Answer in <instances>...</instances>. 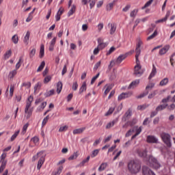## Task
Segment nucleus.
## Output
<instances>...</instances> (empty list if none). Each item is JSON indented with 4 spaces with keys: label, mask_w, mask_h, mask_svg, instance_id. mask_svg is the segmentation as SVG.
<instances>
[{
    "label": "nucleus",
    "mask_w": 175,
    "mask_h": 175,
    "mask_svg": "<svg viewBox=\"0 0 175 175\" xmlns=\"http://www.w3.org/2000/svg\"><path fill=\"white\" fill-rule=\"evenodd\" d=\"M143 175H155V174L150 170L147 166H144L142 167Z\"/></svg>",
    "instance_id": "obj_11"
},
{
    "label": "nucleus",
    "mask_w": 175,
    "mask_h": 175,
    "mask_svg": "<svg viewBox=\"0 0 175 175\" xmlns=\"http://www.w3.org/2000/svg\"><path fill=\"white\" fill-rule=\"evenodd\" d=\"M161 137L163 143L166 144L167 147H172V141L170 139V135H169V133H161Z\"/></svg>",
    "instance_id": "obj_3"
},
{
    "label": "nucleus",
    "mask_w": 175,
    "mask_h": 175,
    "mask_svg": "<svg viewBox=\"0 0 175 175\" xmlns=\"http://www.w3.org/2000/svg\"><path fill=\"white\" fill-rule=\"evenodd\" d=\"M42 88V83L38 82L34 86V94H38L39 92V90Z\"/></svg>",
    "instance_id": "obj_21"
},
{
    "label": "nucleus",
    "mask_w": 175,
    "mask_h": 175,
    "mask_svg": "<svg viewBox=\"0 0 175 175\" xmlns=\"http://www.w3.org/2000/svg\"><path fill=\"white\" fill-rule=\"evenodd\" d=\"M117 122H118V118H116L114 120H113L112 121L109 122L105 126V129H110V128H113L114 126V125H116V124H117Z\"/></svg>",
    "instance_id": "obj_13"
},
{
    "label": "nucleus",
    "mask_w": 175,
    "mask_h": 175,
    "mask_svg": "<svg viewBox=\"0 0 175 175\" xmlns=\"http://www.w3.org/2000/svg\"><path fill=\"white\" fill-rule=\"evenodd\" d=\"M18 133H20V131H18L14 133V135L11 137V142H13V140H14V139L18 136Z\"/></svg>",
    "instance_id": "obj_58"
},
{
    "label": "nucleus",
    "mask_w": 175,
    "mask_h": 175,
    "mask_svg": "<svg viewBox=\"0 0 175 175\" xmlns=\"http://www.w3.org/2000/svg\"><path fill=\"white\" fill-rule=\"evenodd\" d=\"M68 129V126H62L59 129V132H64Z\"/></svg>",
    "instance_id": "obj_62"
},
{
    "label": "nucleus",
    "mask_w": 175,
    "mask_h": 175,
    "mask_svg": "<svg viewBox=\"0 0 175 175\" xmlns=\"http://www.w3.org/2000/svg\"><path fill=\"white\" fill-rule=\"evenodd\" d=\"M64 8H60L59 10L57 11L56 15H55V20L56 21H59L61 20V16H62V13H64Z\"/></svg>",
    "instance_id": "obj_15"
},
{
    "label": "nucleus",
    "mask_w": 175,
    "mask_h": 175,
    "mask_svg": "<svg viewBox=\"0 0 175 175\" xmlns=\"http://www.w3.org/2000/svg\"><path fill=\"white\" fill-rule=\"evenodd\" d=\"M90 157L88 156V157L85 159L83 160L82 162L79 163V166H84V165H85V163H87V162L90 161Z\"/></svg>",
    "instance_id": "obj_45"
},
{
    "label": "nucleus",
    "mask_w": 175,
    "mask_h": 175,
    "mask_svg": "<svg viewBox=\"0 0 175 175\" xmlns=\"http://www.w3.org/2000/svg\"><path fill=\"white\" fill-rule=\"evenodd\" d=\"M84 91H87V83L85 82H83L81 88H79V94H83Z\"/></svg>",
    "instance_id": "obj_22"
},
{
    "label": "nucleus",
    "mask_w": 175,
    "mask_h": 175,
    "mask_svg": "<svg viewBox=\"0 0 175 175\" xmlns=\"http://www.w3.org/2000/svg\"><path fill=\"white\" fill-rule=\"evenodd\" d=\"M155 75H157V67H155V65L153 64L151 73L148 77L149 80H151L152 77H154Z\"/></svg>",
    "instance_id": "obj_18"
},
{
    "label": "nucleus",
    "mask_w": 175,
    "mask_h": 175,
    "mask_svg": "<svg viewBox=\"0 0 175 175\" xmlns=\"http://www.w3.org/2000/svg\"><path fill=\"white\" fill-rule=\"evenodd\" d=\"M149 162H152V166L155 169H159V167H161V164H159V163H158V161L157 160V159H155L152 156H149Z\"/></svg>",
    "instance_id": "obj_5"
},
{
    "label": "nucleus",
    "mask_w": 175,
    "mask_h": 175,
    "mask_svg": "<svg viewBox=\"0 0 175 175\" xmlns=\"http://www.w3.org/2000/svg\"><path fill=\"white\" fill-rule=\"evenodd\" d=\"M10 57H12V50L8 51L4 55L5 59H9Z\"/></svg>",
    "instance_id": "obj_36"
},
{
    "label": "nucleus",
    "mask_w": 175,
    "mask_h": 175,
    "mask_svg": "<svg viewBox=\"0 0 175 175\" xmlns=\"http://www.w3.org/2000/svg\"><path fill=\"white\" fill-rule=\"evenodd\" d=\"M116 109V107H111L109 110L107 111V112L105 113V116H110L111 114H113V112L114 111V110Z\"/></svg>",
    "instance_id": "obj_35"
},
{
    "label": "nucleus",
    "mask_w": 175,
    "mask_h": 175,
    "mask_svg": "<svg viewBox=\"0 0 175 175\" xmlns=\"http://www.w3.org/2000/svg\"><path fill=\"white\" fill-rule=\"evenodd\" d=\"M6 163H8L7 161H3L1 163V165L0 166V174L5 170V168L6 167Z\"/></svg>",
    "instance_id": "obj_29"
},
{
    "label": "nucleus",
    "mask_w": 175,
    "mask_h": 175,
    "mask_svg": "<svg viewBox=\"0 0 175 175\" xmlns=\"http://www.w3.org/2000/svg\"><path fill=\"white\" fill-rule=\"evenodd\" d=\"M129 54H131V53H126L125 54L120 55L115 61V64L120 65V64H121V62H122V61H124V59H125V58H126V57H128Z\"/></svg>",
    "instance_id": "obj_8"
},
{
    "label": "nucleus",
    "mask_w": 175,
    "mask_h": 175,
    "mask_svg": "<svg viewBox=\"0 0 175 175\" xmlns=\"http://www.w3.org/2000/svg\"><path fill=\"white\" fill-rule=\"evenodd\" d=\"M36 53V49H31L30 53H29V57L30 58H33V57L35 56Z\"/></svg>",
    "instance_id": "obj_54"
},
{
    "label": "nucleus",
    "mask_w": 175,
    "mask_h": 175,
    "mask_svg": "<svg viewBox=\"0 0 175 175\" xmlns=\"http://www.w3.org/2000/svg\"><path fill=\"white\" fill-rule=\"evenodd\" d=\"M132 96V93L128 92L120 94L118 97V100H124V99H126L130 98Z\"/></svg>",
    "instance_id": "obj_10"
},
{
    "label": "nucleus",
    "mask_w": 175,
    "mask_h": 175,
    "mask_svg": "<svg viewBox=\"0 0 175 175\" xmlns=\"http://www.w3.org/2000/svg\"><path fill=\"white\" fill-rule=\"evenodd\" d=\"M29 126V124L28 123L25 124L23 127V130H22V133L24 135L27 132V129H28V126Z\"/></svg>",
    "instance_id": "obj_51"
},
{
    "label": "nucleus",
    "mask_w": 175,
    "mask_h": 175,
    "mask_svg": "<svg viewBox=\"0 0 175 175\" xmlns=\"http://www.w3.org/2000/svg\"><path fill=\"white\" fill-rule=\"evenodd\" d=\"M131 116H132V111H131V109H129V110L126 112L124 116H125L126 118L128 120V119L131 117Z\"/></svg>",
    "instance_id": "obj_53"
},
{
    "label": "nucleus",
    "mask_w": 175,
    "mask_h": 175,
    "mask_svg": "<svg viewBox=\"0 0 175 175\" xmlns=\"http://www.w3.org/2000/svg\"><path fill=\"white\" fill-rule=\"evenodd\" d=\"M97 42H98V49H99V50H103V49H105V47H107V44H109L107 42H103V38H98L97 40Z\"/></svg>",
    "instance_id": "obj_7"
},
{
    "label": "nucleus",
    "mask_w": 175,
    "mask_h": 175,
    "mask_svg": "<svg viewBox=\"0 0 175 175\" xmlns=\"http://www.w3.org/2000/svg\"><path fill=\"white\" fill-rule=\"evenodd\" d=\"M24 62V60L23 59V57H20L18 62L16 64V70L20 69V66H21V64Z\"/></svg>",
    "instance_id": "obj_27"
},
{
    "label": "nucleus",
    "mask_w": 175,
    "mask_h": 175,
    "mask_svg": "<svg viewBox=\"0 0 175 175\" xmlns=\"http://www.w3.org/2000/svg\"><path fill=\"white\" fill-rule=\"evenodd\" d=\"M154 2V0H149L145 5L142 8V10L144 9H146V8H148L149 6H151V4Z\"/></svg>",
    "instance_id": "obj_42"
},
{
    "label": "nucleus",
    "mask_w": 175,
    "mask_h": 175,
    "mask_svg": "<svg viewBox=\"0 0 175 175\" xmlns=\"http://www.w3.org/2000/svg\"><path fill=\"white\" fill-rule=\"evenodd\" d=\"M142 166L140 165V163L139 161H133L132 164V173L136 174V173H139L140 172Z\"/></svg>",
    "instance_id": "obj_4"
},
{
    "label": "nucleus",
    "mask_w": 175,
    "mask_h": 175,
    "mask_svg": "<svg viewBox=\"0 0 175 175\" xmlns=\"http://www.w3.org/2000/svg\"><path fill=\"white\" fill-rule=\"evenodd\" d=\"M147 143L157 144L158 143V138L154 135H148L146 138Z\"/></svg>",
    "instance_id": "obj_12"
},
{
    "label": "nucleus",
    "mask_w": 175,
    "mask_h": 175,
    "mask_svg": "<svg viewBox=\"0 0 175 175\" xmlns=\"http://www.w3.org/2000/svg\"><path fill=\"white\" fill-rule=\"evenodd\" d=\"M138 154L139 157H142V158H146L147 157V150H138Z\"/></svg>",
    "instance_id": "obj_30"
},
{
    "label": "nucleus",
    "mask_w": 175,
    "mask_h": 175,
    "mask_svg": "<svg viewBox=\"0 0 175 175\" xmlns=\"http://www.w3.org/2000/svg\"><path fill=\"white\" fill-rule=\"evenodd\" d=\"M85 131V127H82L80 129H75L72 132L73 135H79L80 133H83Z\"/></svg>",
    "instance_id": "obj_20"
},
{
    "label": "nucleus",
    "mask_w": 175,
    "mask_h": 175,
    "mask_svg": "<svg viewBox=\"0 0 175 175\" xmlns=\"http://www.w3.org/2000/svg\"><path fill=\"white\" fill-rule=\"evenodd\" d=\"M140 84V80L139 79H136L132 82V88H135V87H137Z\"/></svg>",
    "instance_id": "obj_39"
},
{
    "label": "nucleus",
    "mask_w": 175,
    "mask_h": 175,
    "mask_svg": "<svg viewBox=\"0 0 175 175\" xmlns=\"http://www.w3.org/2000/svg\"><path fill=\"white\" fill-rule=\"evenodd\" d=\"M108 25L109 27H111L109 33L111 35H113V33H114V32H116V30L117 29V27L116 26V24H114V23H109Z\"/></svg>",
    "instance_id": "obj_19"
},
{
    "label": "nucleus",
    "mask_w": 175,
    "mask_h": 175,
    "mask_svg": "<svg viewBox=\"0 0 175 175\" xmlns=\"http://www.w3.org/2000/svg\"><path fill=\"white\" fill-rule=\"evenodd\" d=\"M77 88H79V84H77V81H75L72 84V89L73 91H77Z\"/></svg>",
    "instance_id": "obj_55"
},
{
    "label": "nucleus",
    "mask_w": 175,
    "mask_h": 175,
    "mask_svg": "<svg viewBox=\"0 0 175 175\" xmlns=\"http://www.w3.org/2000/svg\"><path fill=\"white\" fill-rule=\"evenodd\" d=\"M14 92V86L11 85L10 88V96H8V99L12 98L13 96V93Z\"/></svg>",
    "instance_id": "obj_41"
},
{
    "label": "nucleus",
    "mask_w": 175,
    "mask_h": 175,
    "mask_svg": "<svg viewBox=\"0 0 175 175\" xmlns=\"http://www.w3.org/2000/svg\"><path fill=\"white\" fill-rule=\"evenodd\" d=\"M44 163V157L42 156L38 162V165H37L38 170H40Z\"/></svg>",
    "instance_id": "obj_16"
},
{
    "label": "nucleus",
    "mask_w": 175,
    "mask_h": 175,
    "mask_svg": "<svg viewBox=\"0 0 175 175\" xmlns=\"http://www.w3.org/2000/svg\"><path fill=\"white\" fill-rule=\"evenodd\" d=\"M157 35H158V31L155 30L152 35L147 38V40H151V39H154Z\"/></svg>",
    "instance_id": "obj_40"
},
{
    "label": "nucleus",
    "mask_w": 175,
    "mask_h": 175,
    "mask_svg": "<svg viewBox=\"0 0 175 175\" xmlns=\"http://www.w3.org/2000/svg\"><path fill=\"white\" fill-rule=\"evenodd\" d=\"M155 86V84L153 83H149L146 88V93H143L142 94H140L139 96H138V98H144V96H146V95H148V90H152V88H154V87Z\"/></svg>",
    "instance_id": "obj_6"
},
{
    "label": "nucleus",
    "mask_w": 175,
    "mask_h": 175,
    "mask_svg": "<svg viewBox=\"0 0 175 175\" xmlns=\"http://www.w3.org/2000/svg\"><path fill=\"white\" fill-rule=\"evenodd\" d=\"M12 40L14 44H17L18 43V36L17 34H15L12 36Z\"/></svg>",
    "instance_id": "obj_38"
},
{
    "label": "nucleus",
    "mask_w": 175,
    "mask_h": 175,
    "mask_svg": "<svg viewBox=\"0 0 175 175\" xmlns=\"http://www.w3.org/2000/svg\"><path fill=\"white\" fill-rule=\"evenodd\" d=\"M140 133H142V127H133L132 139H135V137H136V136H138V135H140Z\"/></svg>",
    "instance_id": "obj_9"
},
{
    "label": "nucleus",
    "mask_w": 175,
    "mask_h": 175,
    "mask_svg": "<svg viewBox=\"0 0 175 175\" xmlns=\"http://www.w3.org/2000/svg\"><path fill=\"white\" fill-rule=\"evenodd\" d=\"M16 75H17V70H13L12 71L10 72L9 77L10 79H13V77H14V76H16Z\"/></svg>",
    "instance_id": "obj_44"
},
{
    "label": "nucleus",
    "mask_w": 175,
    "mask_h": 175,
    "mask_svg": "<svg viewBox=\"0 0 175 175\" xmlns=\"http://www.w3.org/2000/svg\"><path fill=\"white\" fill-rule=\"evenodd\" d=\"M127 168H128L129 172H130L131 173L132 172V161H130L128 163Z\"/></svg>",
    "instance_id": "obj_60"
},
{
    "label": "nucleus",
    "mask_w": 175,
    "mask_h": 175,
    "mask_svg": "<svg viewBox=\"0 0 175 175\" xmlns=\"http://www.w3.org/2000/svg\"><path fill=\"white\" fill-rule=\"evenodd\" d=\"M143 46V41L140 38H137L136 40V48H135V61L136 65L134 67V75L135 76H141L143 75V70H142V66H140V60H139V57L142 53V49L140 47Z\"/></svg>",
    "instance_id": "obj_1"
},
{
    "label": "nucleus",
    "mask_w": 175,
    "mask_h": 175,
    "mask_svg": "<svg viewBox=\"0 0 175 175\" xmlns=\"http://www.w3.org/2000/svg\"><path fill=\"white\" fill-rule=\"evenodd\" d=\"M169 49H170V46L169 45H166L163 48H162L160 51H159V55H163L164 54H166V53H167V51H169Z\"/></svg>",
    "instance_id": "obj_17"
},
{
    "label": "nucleus",
    "mask_w": 175,
    "mask_h": 175,
    "mask_svg": "<svg viewBox=\"0 0 175 175\" xmlns=\"http://www.w3.org/2000/svg\"><path fill=\"white\" fill-rule=\"evenodd\" d=\"M107 167V163H103L98 167V172H103Z\"/></svg>",
    "instance_id": "obj_32"
},
{
    "label": "nucleus",
    "mask_w": 175,
    "mask_h": 175,
    "mask_svg": "<svg viewBox=\"0 0 175 175\" xmlns=\"http://www.w3.org/2000/svg\"><path fill=\"white\" fill-rule=\"evenodd\" d=\"M42 155H43V151L38 152L36 155L33 157V161L37 159L38 157H40L41 158Z\"/></svg>",
    "instance_id": "obj_52"
},
{
    "label": "nucleus",
    "mask_w": 175,
    "mask_h": 175,
    "mask_svg": "<svg viewBox=\"0 0 175 175\" xmlns=\"http://www.w3.org/2000/svg\"><path fill=\"white\" fill-rule=\"evenodd\" d=\"M105 90L104 92V95L106 96V95H107V94H109V92H110V90H111V88H113V86H111V85H106L105 86Z\"/></svg>",
    "instance_id": "obj_24"
},
{
    "label": "nucleus",
    "mask_w": 175,
    "mask_h": 175,
    "mask_svg": "<svg viewBox=\"0 0 175 175\" xmlns=\"http://www.w3.org/2000/svg\"><path fill=\"white\" fill-rule=\"evenodd\" d=\"M47 106V102H43L41 103V105L38 107L37 111H43L44 110V107Z\"/></svg>",
    "instance_id": "obj_23"
},
{
    "label": "nucleus",
    "mask_w": 175,
    "mask_h": 175,
    "mask_svg": "<svg viewBox=\"0 0 175 175\" xmlns=\"http://www.w3.org/2000/svg\"><path fill=\"white\" fill-rule=\"evenodd\" d=\"M31 142H33L35 145L39 143V137L35 136L31 139Z\"/></svg>",
    "instance_id": "obj_50"
},
{
    "label": "nucleus",
    "mask_w": 175,
    "mask_h": 175,
    "mask_svg": "<svg viewBox=\"0 0 175 175\" xmlns=\"http://www.w3.org/2000/svg\"><path fill=\"white\" fill-rule=\"evenodd\" d=\"M51 95H54V90H51L44 94V96H46V98H49V96H51Z\"/></svg>",
    "instance_id": "obj_46"
},
{
    "label": "nucleus",
    "mask_w": 175,
    "mask_h": 175,
    "mask_svg": "<svg viewBox=\"0 0 175 175\" xmlns=\"http://www.w3.org/2000/svg\"><path fill=\"white\" fill-rule=\"evenodd\" d=\"M98 154H99V149H96L93 150L91 154L92 158H95V157H96Z\"/></svg>",
    "instance_id": "obj_48"
},
{
    "label": "nucleus",
    "mask_w": 175,
    "mask_h": 175,
    "mask_svg": "<svg viewBox=\"0 0 175 175\" xmlns=\"http://www.w3.org/2000/svg\"><path fill=\"white\" fill-rule=\"evenodd\" d=\"M167 19L165 18H163L161 19L157 20L155 21V24H159L160 23H166Z\"/></svg>",
    "instance_id": "obj_59"
},
{
    "label": "nucleus",
    "mask_w": 175,
    "mask_h": 175,
    "mask_svg": "<svg viewBox=\"0 0 175 175\" xmlns=\"http://www.w3.org/2000/svg\"><path fill=\"white\" fill-rule=\"evenodd\" d=\"M30 36H31V32H29V31H27L23 39V43H25L26 46H28V43H29Z\"/></svg>",
    "instance_id": "obj_14"
},
{
    "label": "nucleus",
    "mask_w": 175,
    "mask_h": 175,
    "mask_svg": "<svg viewBox=\"0 0 175 175\" xmlns=\"http://www.w3.org/2000/svg\"><path fill=\"white\" fill-rule=\"evenodd\" d=\"M49 118H50V116L48 115L46 116L42 120V126H44V125H46V124H47V121H49Z\"/></svg>",
    "instance_id": "obj_47"
},
{
    "label": "nucleus",
    "mask_w": 175,
    "mask_h": 175,
    "mask_svg": "<svg viewBox=\"0 0 175 175\" xmlns=\"http://www.w3.org/2000/svg\"><path fill=\"white\" fill-rule=\"evenodd\" d=\"M32 102H33V97L32 96H30L27 98V101L25 108V113L26 114V118L27 120L31 118V116H32V112L33 111V109L32 108H30Z\"/></svg>",
    "instance_id": "obj_2"
},
{
    "label": "nucleus",
    "mask_w": 175,
    "mask_h": 175,
    "mask_svg": "<svg viewBox=\"0 0 175 175\" xmlns=\"http://www.w3.org/2000/svg\"><path fill=\"white\" fill-rule=\"evenodd\" d=\"M51 81V76H46L44 79V84H47L49 81Z\"/></svg>",
    "instance_id": "obj_57"
},
{
    "label": "nucleus",
    "mask_w": 175,
    "mask_h": 175,
    "mask_svg": "<svg viewBox=\"0 0 175 175\" xmlns=\"http://www.w3.org/2000/svg\"><path fill=\"white\" fill-rule=\"evenodd\" d=\"M46 65V63L44 62V61L41 62V64L39 66L38 68L37 69V72H40L42 70H43V68H44Z\"/></svg>",
    "instance_id": "obj_43"
},
{
    "label": "nucleus",
    "mask_w": 175,
    "mask_h": 175,
    "mask_svg": "<svg viewBox=\"0 0 175 175\" xmlns=\"http://www.w3.org/2000/svg\"><path fill=\"white\" fill-rule=\"evenodd\" d=\"M62 91V82L59 81L57 83V94H61Z\"/></svg>",
    "instance_id": "obj_25"
},
{
    "label": "nucleus",
    "mask_w": 175,
    "mask_h": 175,
    "mask_svg": "<svg viewBox=\"0 0 175 175\" xmlns=\"http://www.w3.org/2000/svg\"><path fill=\"white\" fill-rule=\"evenodd\" d=\"M131 9V5H127L122 9V12H128Z\"/></svg>",
    "instance_id": "obj_64"
},
{
    "label": "nucleus",
    "mask_w": 175,
    "mask_h": 175,
    "mask_svg": "<svg viewBox=\"0 0 175 175\" xmlns=\"http://www.w3.org/2000/svg\"><path fill=\"white\" fill-rule=\"evenodd\" d=\"M75 12H76V5H72L70 10H69V12L68 13V17H70V16H72L73 14V13H75Z\"/></svg>",
    "instance_id": "obj_26"
},
{
    "label": "nucleus",
    "mask_w": 175,
    "mask_h": 175,
    "mask_svg": "<svg viewBox=\"0 0 175 175\" xmlns=\"http://www.w3.org/2000/svg\"><path fill=\"white\" fill-rule=\"evenodd\" d=\"M62 169H64V167H62V166L59 167L56 172H53L52 173V175H59V174H61V173H62Z\"/></svg>",
    "instance_id": "obj_33"
},
{
    "label": "nucleus",
    "mask_w": 175,
    "mask_h": 175,
    "mask_svg": "<svg viewBox=\"0 0 175 175\" xmlns=\"http://www.w3.org/2000/svg\"><path fill=\"white\" fill-rule=\"evenodd\" d=\"M169 83V79L167 78H164L163 80L160 81L159 85L161 87H163V85H166Z\"/></svg>",
    "instance_id": "obj_34"
},
{
    "label": "nucleus",
    "mask_w": 175,
    "mask_h": 175,
    "mask_svg": "<svg viewBox=\"0 0 175 175\" xmlns=\"http://www.w3.org/2000/svg\"><path fill=\"white\" fill-rule=\"evenodd\" d=\"M116 51V47L111 46L108 51H107L106 55H110L112 53Z\"/></svg>",
    "instance_id": "obj_49"
},
{
    "label": "nucleus",
    "mask_w": 175,
    "mask_h": 175,
    "mask_svg": "<svg viewBox=\"0 0 175 175\" xmlns=\"http://www.w3.org/2000/svg\"><path fill=\"white\" fill-rule=\"evenodd\" d=\"M77 157H79V154L77 153V152H75L73 153L72 155H71L68 158V161H73V159H77Z\"/></svg>",
    "instance_id": "obj_37"
},
{
    "label": "nucleus",
    "mask_w": 175,
    "mask_h": 175,
    "mask_svg": "<svg viewBox=\"0 0 175 175\" xmlns=\"http://www.w3.org/2000/svg\"><path fill=\"white\" fill-rule=\"evenodd\" d=\"M44 57V45L41 44L40 49V58H43Z\"/></svg>",
    "instance_id": "obj_28"
},
{
    "label": "nucleus",
    "mask_w": 175,
    "mask_h": 175,
    "mask_svg": "<svg viewBox=\"0 0 175 175\" xmlns=\"http://www.w3.org/2000/svg\"><path fill=\"white\" fill-rule=\"evenodd\" d=\"M165 107H167V105L166 104H163L161 105H159L157 108H156V111H161V110H164V109Z\"/></svg>",
    "instance_id": "obj_31"
},
{
    "label": "nucleus",
    "mask_w": 175,
    "mask_h": 175,
    "mask_svg": "<svg viewBox=\"0 0 175 175\" xmlns=\"http://www.w3.org/2000/svg\"><path fill=\"white\" fill-rule=\"evenodd\" d=\"M100 64H101V62H100V61H99L98 62H97V63L94 65V70H98V68H99V66H100Z\"/></svg>",
    "instance_id": "obj_63"
},
{
    "label": "nucleus",
    "mask_w": 175,
    "mask_h": 175,
    "mask_svg": "<svg viewBox=\"0 0 175 175\" xmlns=\"http://www.w3.org/2000/svg\"><path fill=\"white\" fill-rule=\"evenodd\" d=\"M114 6V3H110L107 5V10H111Z\"/></svg>",
    "instance_id": "obj_61"
},
{
    "label": "nucleus",
    "mask_w": 175,
    "mask_h": 175,
    "mask_svg": "<svg viewBox=\"0 0 175 175\" xmlns=\"http://www.w3.org/2000/svg\"><path fill=\"white\" fill-rule=\"evenodd\" d=\"M147 107H148V105H139L137 107V109L138 110H145V109H147Z\"/></svg>",
    "instance_id": "obj_56"
}]
</instances>
